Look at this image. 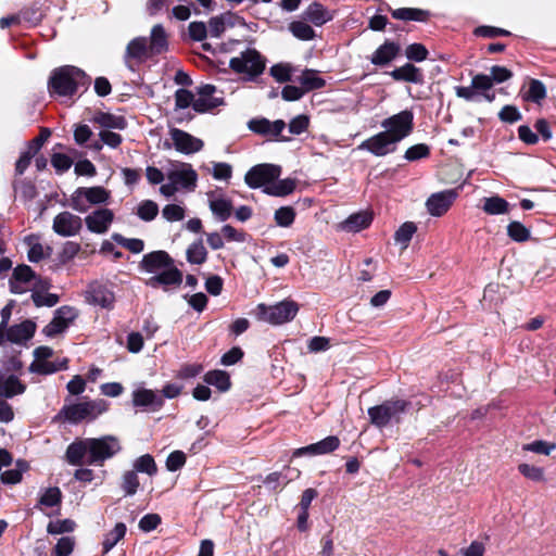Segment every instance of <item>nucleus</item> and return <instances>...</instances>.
<instances>
[{"label":"nucleus","instance_id":"nucleus-1","mask_svg":"<svg viewBox=\"0 0 556 556\" xmlns=\"http://www.w3.org/2000/svg\"><path fill=\"white\" fill-rule=\"evenodd\" d=\"M121 448V443L114 435L76 439L67 446L65 459L72 466H103Z\"/></svg>","mask_w":556,"mask_h":556},{"label":"nucleus","instance_id":"nucleus-2","mask_svg":"<svg viewBox=\"0 0 556 556\" xmlns=\"http://www.w3.org/2000/svg\"><path fill=\"white\" fill-rule=\"evenodd\" d=\"M139 267L141 270L154 274L147 280L151 288L180 286L182 273L174 265V260L163 250L153 251L143 255Z\"/></svg>","mask_w":556,"mask_h":556},{"label":"nucleus","instance_id":"nucleus-3","mask_svg":"<svg viewBox=\"0 0 556 556\" xmlns=\"http://www.w3.org/2000/svg\"><path fill=\"white\" fill-rule=\"evenodd\" d=\"M90 85V77L84 71L73 65H64L53 70L48 81L51 96L72 97L85 91Z\"/></svg>","mask_w":556,"mask_h":556},{"label":"nucleus","instance_id":"nucleus-4","mask_svg":"<svg viewBox=\"0 0 556 556\" xmlns=\"http://www.w3.org/2000/svg\"><path fill=\"white\" fill-rule=\"evenodd\" d=\"M109 408V403L103 399L87 400L65 404L53 417L54 421L78 425L83 421H92Z\"/></svg>","mask_w":556,"mask_h":556},{"label":"nucleus","instance_id":"nucleus-5","mask_svg":"<svg viewBox=\"0 0 556 556\" xmlns=\"http://www.w3.org/2000/svg\"><path fill=\"white\" fill-rule=\"evenodd\" d=\"M410 406V402L406 400L392 399L382 402L380 405L369 407L367 414L370 422L375 427L382 429L390 424H399Z\"/></svg>","mask_w":556,"mask_h":556},{"label":"nucleus","instance_id":"nucleus-6","mask_svg":"<svg viewBox=\"0 0 556 556\" xmlns=\"http://www.w3.org/2000/svg\"><path fill=\"white\" fill-rule=\"evenodd\" d=\"M298 312L299 305L295 302L283 300L275 305L258 304L254 315L260 321L277 326L291 321Z\"/></svg>","mask_w":556,"mask_h":556},{"label":"nucleus","instance_id":"nucleus-7","mask_svg":"<svg viewBox=\"0 0 556 556\" xmlns=\"http://www.w3.org/2000/svg\"><path fill=\"white\" fill-rule=\"evenodd\" d=\"M166 178L172 181L179 191L193 192L198 186V173L190 163L168 160Z\"/></svg>","mask_w":556,"mask_h":556},{"label":"nucleus","instance_id":"nucleus-8","mask_svg":"<svg viewBox=\"0 0 556 556\" xmlns=\"http://www.w3.org/2000/svg\"><path fill=\"white\" fill-rule=\"evenodd\" d=\"M109 199L110 191L104 187H79L72 193L70 206L78 213H86L90 205L105 204Z\"/></svg>","mask_w":556,"mask_h":556},{"label":"nucleus","instance_id":"nucleus-9","mask_svg":"<svg viewBox=\"0 0 556 556\" xmlns=\"http://www.w3.org/2000/svg\"><path fill=\"white\" fill-rule=\"evenodd\" d=\"M229 67L238 74H245L248 79H253L264 72L265 59L255 49H247L239 56L230 59Z\"/></svg>","mask_w":556,"mask_h":556},{"label":"nucleus","instance_id":"nucleus-10","mask_svg":"<svg viewBox=\"0 0 556 556\" xmlns=\"http://www.w3.org/2000/svg\"><path fill=\"white\" fill-rule=\"evenodd\" d=\"M48 287L49 283L39 278L30 266L25 264L16 266L10 279V290L16 294H23L33 288L45 290Z\"/></svg>","mask_w":556,"mask_h":556},{"label":"nucleus","instance_id":"nucleus-11","mask_svg":"<svg viewBox=\"0 0 556 556\" xmlns=\"http://www.w3.org/2000/svg\"><path fill=\"white\" fill-rule=\"evenodd\" d=\"M386 132L400 143L408 137L414 129V113L410 110H403L381 122Z\"/></svg>","mask_w":556,"mask_h":556},{"label":"nucleus","instance_id":"nucleus-12","mask_svg":"<svg viewBox=\"0 0 556 556\" xmlns=\"http://www.w3.org/2000/svg\"><path fill=\"white\" fill-rule=\"evenodd\" d=\"M280 174L281 167L279 165L257 164L247 172L244 181L251 189L265 188L278 179Z\"/></svg>","mask_w":556,"mask_h":556},{"label":"nucleus","instance_id":"nucleus-13","mask_svg":"<svg viewBox=\"0 0 556 556\" xmlns=\"http://www.w3.org/2000/svg\"><path fill=\"white\" fill-rule=\"evenodd\" d=\"M397 142L390 136L389 132L380 131L370 138L364 140L359 146V150H365L381 157L393 153L397 148Z\"/></svg>","mask_w":556,"mask_h":556},{"label":"nucleus","instance_id":"nucleus-14","mask_svg":"<svg viewBox=\"0 0 556 556\" xmlns=\"http://www.w3.org/2000/svg\"><path fill=\"white\" fill-rule=\"evenodd\" d=\"M169 136L175 150L186 155L194 154L201 151L204 147L202 139L179 128H169Z\"/></svg>","mask_w":556,"mask_h":556},{"label":"nucleus","instance_id":"nucleus-15","mask_svg":"<svg viewBox=\"0 0 556 556\" xmlns=\"http://www.w3.org/2000/svg\"><path fill=\"white\" fill-rule=\"evenodd\" d=\"M248 128L257 135L273 138L277 141H288V138H279L283 129L286 128V123L282 119H276L270 122L265 117H255L248 122Z\"/></svg>","mask_w":556,"mask_h":556},{"label":"nucleus","instance_id":"nucleus-16","mask_svg":"<svg viewBox=\"0 0 556 556\" xmlns=\"http://www.w3.org/2000/svg\"><path fill=\"white\" fill-rule=\"evenodd\" d=\"M81 227L83 219L68 211H63L55 215L52 223L53 231L64 238L77 236Z\"/></svg>","mask_w":556,"mask_h":556},{"label":"nucleus","instance_id":"nucleus-17","mask_svg":"<svg viewBox=\"0 0 556 556\" xmlns=\"http://www.w3.org/2000/svg\"><path fill=\"white\" fill-rule=\"evenodd\" d=\"M77 316L78 312L75 307L61 306L55 309L52 320L45 327L43 331L48 337H55L65 331Z\"/></svg>","mask_w":556,"mask_h":556},{"label":"nucleus","instance_id":"nucleus-18","mask_svg":"<svg viewBox=\"0 0 556 556\" xmlns=\"http://www.w3.org/2000/svg\"><path fill=\"white\" fill-rule=\"evenodd\" d=\"M86 301L89 304L111 309L114 306L115 295L108 286L99 281H93L89 283L86 290Z\"/></svg>","mask_w":556,"mask_h":556},{"label":"nucleus","instance_id":"nucleus-19","mask_svg":"<svg viewBox=\"0 0 556 556\" xmlns=\"http://www.w3.org/2000/svg\"><path fill=\"white\" fill-rule=\"evenodd\" d=\"M458 193L454 189L443 190L431 194L426 206L430 215L440 217L445 214L456 200Z\"/></svg>","mask_w":556,"mask_h":556},{"label":"nucleus","instance_id":"nucleus-20","mask_svg":"<svg viewBox=\"0 0 556 556\" xmlns=\"http://www.w3.org/2000/svg\"><path fill=\"white\" fill-rule=\"evenodd\" d=\"M87 229L92 233H105L114 220V213L110 208L94 210L85 217Z\"/></svg>","mask_w":556,"mask_h":556},{"label":"nucleus","instance_id":"nucleus-21","mask_svg":"<svg viewBox=\"0 0 556 556\" xmlns=\"http://www.w3.org/2000/svg\"><path fill=\"white\" fill-rule=\"evenodd\" d=\"M132 404L136 407L157 412L163 407L164 400L153 390L139 388L132 392Z\"/></svg>","mask_w":556,"mask_h":556},{"label":"nucleus","instance_id":"nucleus-22","mask_svg":"<svg viewBox=\"0 0 556 556\" xmlns=\"http://www.w3.org/2000/svg\"><path fill=\"white\" fill-rule=\"evenodd\" d=\"M36 324L29 319L5 328L4 343L24 344L34 337Z\"/></svg>","mask_w":556,"mask_h":556},{"label":"nucleus","instance_id":"nucleus-23","mask_svg":"<svg viewBox=\"0 0 556 556\" xmlns=\"http://www.w3.org/2000/svg\"><path fill=\"white\" fill-rule=\"evenodd\" d=\"M340 445V440L336 435H329L319 442L309 444L304 447H300L294 451L293 456L303 455H325L336 451Z\"/></svg>","mask_w":556,"mask_h":556},{"label":"nucleus","instance_id":"nucleus-24","mask_svg":"<svg viewBox=\"0 0 556 556\" xmlns=\"http://www.w3.org/2000/svg\"><path fill=\"white\" fill-rule=\"evenodd\" d=\"M218 190L208 191L206 193L208 198V207L212 214L219 222H225L231 216L232 202L226 199L223 194L217 197Z\"/></svg>","mask_w":556,"mask_h":556},{"label":"nucleus","instance_id":"nucleus-25","mask_svg":"<svg viewBox=\"0 0 556 556\" xmlns=\"http://www.w3.org/2000/svg\"><path fill=\"white\" fill-rule=\"evenodd\" d=\"M148 55H150L148 39L146 37H136L128 42L124 58L127 66L131 68L130 60L142 62Z\"/></svg>","mask_w":556,"mask_h":556},{"label":"nucleus","instance_id":"nucleus-26","mask_svg":"<svg viewBox=\"0 0 556 556\" xmlns=\"http://www.w3.org/2000/svg\"><path fill=\"white\" fill-rule=\"evenodd\" d=\"M390 76L396 81H406L412 84H424L422 71L412 63L396 67L390 72Z\"/></svg>","mask_w":556,"mask_h":556},{"label":"nucleus","instance_id":"nucleus-27","mask_svg":"<svg viewBox=\"0 0 556 556\" xmlns=\"http://www.w3.org/2000/svg\"><path fill=\"white\" fill-rule=\"evenodd\" d=\"M400 52V46L393 41H386L371 55L370 62L377 66H384L392 62Z\"/></svg>","mask_w":556,"mask_h":556},{"label":"nucleus","instance_id":"nucleus-28","mask_svg":"<svg viewBox=\"0 0 556 556\" xmlns=\"http://www.w3.org/2000/svg\"><path fill=\"white\" fill-rule=\"evenodd\" d=\"M148 47L150 55H157L167 51L168 38L164 27L161 24H156L152 27Z\"/></svg>","mask_w":556,"mask_h":556},{"label":"nucleus","instance_id":"nucleus-29","mask_svg":"<svg viewBox=\"0 0 556 556\" xmlns=\"http://www.w3.org/2000/svg\"><path fill=\"white\" fill-rule=\"evenodd\" d=\"M303 17L315 26H321L332 20L331 13L319 2L311 3L304 11Z\"/></svg>","mask_w":556,"mask_h":556},{"label":"nucleus","instance_id":"nucleus-30","mask_svg":"<svg viewBox=\"0 0 556 556\" xmlns=\"http://www.w3.org/2000/svg\"><path fill=\"white\" fill-rule=\"evenodd\" d=\"M94 123L99 124L104 130L118 129L123 130L127 127V121L122 115L99 112L93 117Z\"/></svg>","mask_w":556,"mask_h":556},{"label":"nucleus","instance_id":"nucleus-31","mask_svg":"<svg viewBox=\"0 0 556 556\" xmlns=\"http://www.w3.org/2000/svg\"><path fill=\"white\" fill-rule=\"evenodd\" d=\"M296 187V182L292 178L276 179L269 186L263 189V192L273 197H286L291 194Z\"/></svg>","mask_w":556,"mask_h":556},{"label":"nucleus","instance_id":"nucleus-32","mask_svg":"<svg viewBox=\"0 0 556 556\" xmlns=\"http://www.w3.org/2000/svg\"><path fill=\"white\" fill-rule=\"evenodd\" d=\"M26 386L14 375H10L0 384V399H12L25 392Z\"/></svg>","mask_w":556,"mask_h":556},{"label":"nucleus","instance_id":"nucleus-33","mask_svg":"<svg viewBox=\"0 0 556 556\" xmlns=\"http://www.w3.org/2000/svg\"><path fill=\"white\" fill-rule=\"evenodd\" d=\"M371 223V216L366 212H358L350 215L344 222L341 223V229L351 232H357Z\"/></svg>","mask_w":556,"mask_h":556},{"label":"nucleus","instance_id":"nucleus-34","mask_svg":"<svg viewBox=\"0 0 556 556\" xmlns=\"http://www.w3.org/2000/svg\"><path fill=\"white\" fill-rule=\"evenodd\" d=\"M14 193L23 201H31L37 195L35 184L27 178L14 179L12 184Z\"/></svg>","mask_w":556,"mask_h":556},{"label":"nucleus","instance_id":"nucleus-35","mask_svg":"<svg viewBox=\"0 0 556 556\" xmlns=\"http://www.w3.org/2000/svg\"><path fill=\"white\" fill-rule=\"evenodd\" d=\"M205 383L217 388L220 392H226L230 389L231 382L229 375L224 370H211L204 375Z\"/></svg>","mask_w":556,"mask_h":556},{"label":"nucleus","instance_id":"nucleus-36","mask_svg":"<svg viewBox=\"0 0 556 556\" xmlns=\"http://www.w3.org/2000/svg\"><path fill=\"white\" fill-rule=\"evenodd\" d=\"M547 91L545 85L535 78L529 80V88L527 92L522 94L525 101L540 104L546 98Z\"/></svg>","mask_w":556,"mask_h":556},{"label":"nucleus","instance_id":"nucleus-37","mask_svg":"<svg viewBox=\"0 0 556 556\" xmlns=\"http://www.w3.org/2000/svg\"><path fill=\"white\" fill-rule=\"evenodd\" d=\"M126 531V525L117 522L115 527L104 535L102 542L103 553H109L125 536Z\"/></svg>","mask_w":556,"mask_h":556},{"label":"nucleus","instance_id":"nucleus-38","mask_svg":"<svg viewBox=\"0 0 556 556\" xmlns=\"http://www.w3.org/2000/svg\"><path fill=\"white\" fill-rule=\"evenodd\" d=\"M482 208L489 215H502L508 213L509 203L505 199L494 195L484 198Z\"/></svg>","mask_w":556,"mask_h":556},{"label":"nucleus","instance_id":"nucleus-39","mask_svg":"<svg viewBox=\"0 0 556 556\" xmlns=\"http://www.w3.org/2000/svg\"><path fill=\"white\" fill-rule=\"evenodd\" d=\"M392 17L401 21L425 22L429 13L427 11L414 8H400L392 11Z\"/></svg>","mask_w":556,"mask_h":556},{"label":"nucleus","instance_id":"nucleus-40","mask_svg":"<svg viewBox=\"0 0 556 556\" xmlns=\"http://www.w3.org/2000/svg\"><path fill=\"white\" fill-rule=\"evenodd\" d=\"M299 83L305 92L325 87L326 81L313 70H306L299 77Z\"/></svg>","mask_w":556,"mask_h":556},{"label":"nucleus","instance_id":"nucleus-41","mask_svg":"<svg viewBox=\"0 0 556 556\" xmlns=\"http://www.w3.org/2000/svg\"><path fill=\"white\" fill-rule=\"evenodd\" d=\"M140 485L138 473L135 470H127L122 476L121 489L125 496H132Z\"/></svg>","mask_w":556,"mask_h":556},{"label":"nucleus","instance_id":"nucleus-42","mask_svg":"<svg viewBox=\"0 0 556 556\" xmlns=\"http://www.w3.org/2000/svg\"><path fill=\"white\" fill-rule=\"evenodd\" d=\"M132 467L136 472L147 473L152 477L157 472V466L150 454H144L134 460Z\"/></svg>","mask_w":556,"mask_h":556},{"label":"nucleus","instance_id":"nucleus-43","mask_svg":"<svg viewBox=\"0 0 556 556\" xmlns=\"http://www.w3.org/2000/svg\"><path fill=\"white\" fill-rule=\"evenodd\" d=\"M207 252L201 240L193 242L187 249V261L191 264L201 265L206 261Z\"/></svg>","mask_w":556,"mask_h":556},{"label":"nucleus","instance_id":"nucleus-44","mask_svg":"<svg viewBox=\"0 0 556 556\" xmlns=\"http://www.w3.org/2000/svg\"><path fill=\"white\" fill-rule=\"evenodd\" d=\"M112 240L135 254L142 252L144 249V242L141 239H137V238L129 239V238H125L121 233H113Z\"/></svg>","mask_w":556,"mask_h":556},{"label":"nucleus","instance_id":"nucleus-45","mask_svg":"<svg viewBox=\"0 0 556 556\" xmlns=\"http://www.w3.org/2000/svg\"><path fill=\"white\" fill-rule=\"evenodd\" d=\"M159 214V205L152 200H143L137 207V215L141 220L151 222Z\"/></svg>","mask_w":556,"mask_h":556},{"label":"nucleus","instance_id":"nucleus-46","mask_svg":"<svg viewBox=\"0 0 556 556\" xmlns=\"http://www.w3.org/2000/svg\"><path fill=\"white\" fill-rule=\"evenodd\" d=\"M292 35L300 40H312L315 37V30L312 26L302 21L292 22L289 25Z\"/></svg>","mask_w":556,"mask_h":556},{"label":"nucleus","instance_id":"nucleus-47","mask_svg":"<svg viewBox=\"0 0 556 556\" xmlns=\"http://www.w3.org/2000/svg\"><path fill=\"white\" fill-rule=\"evenodd\" d=\"M507 235L515 242H526L530 238V230L520 222H510L507 226Z\"/></svg>","mask_w":556,"mask_h":556},{"label":"nucleus","instance_id":"nucleus-48","mask_svg":"<svg viewBox=\"0 0 556 556\" xmlns=\"http://www.w3.org/2000/svg\"><path fill=\"white\" fill-rule=\"evenodd\" d=\"M295 215L292 206H281L275 211L274 218L278 226L287 228L294 223Z\"/></svg>","mask_w":556,"mask_h":556},{"label":"nucleus","instance_id":"nucleus-49","mask_svg":"<svg viewBox=\"0 0 556 556\" xmlns=\"http://www.w3.org/2000/svg\"><path fill=\"white\" fill-rule=\"evenodd\" d=\"M416 230L417 227L413 222H406L395 231L394 239L403 244V248H407Z\"/></svg>","mask_w":556,"mask_h":556},{"label":"nucleus","instance_id":"nucleus-50","mask_svg":"<svg viewBox=\"0 0 556 556\" xmlns=\"http://www.w3.org/2000/svg\"><path fill=\"white\" fill-rule=\"evenodd\" d=\"M430 155V147L426 143H417L409 147L405 153L404 159L408 162H416L427 159Z\"/></svg>","mask_w":556,"mask_h":556},{"label":"nucleus","instance_id":"nucleus-51","mask_svg":"<svg viewBox=\"0 0 556 556\" xmlns=\"http://www.w3.org/2000/svg\"><path fill=\"white\" fill-rule=\"evenodd\" d=\"M31 300L37 307H53L59 303V295L54 293H41L39 289H34Z\"/></svg>","mask_w":556,"mask_h":556},{"label":"nucleus","instance_id":"nucleus-52","mask_svg":"<svg viewBox=\"0 0 556 556\" xmlns=\"http://www.w3.org/2000/svg\"><path fill=\"white\" fill-rule=\"evenodd\" d=\"M224 104L223 98H206L199 96L193 102V110L198 113H205Z\"/></svg>","mask_w":556,"mask_h":556},{"label":"nucleus","instance_id":"nucleus-53","mask_svg":"<svg viewBox=\"0 0 556 556\" xmlns=\"http://www.w3.org/2000/svg\"><path fill=\"white\" fill-rule=\"evenodd\" d=\"M224 104L223 98H206L199 96L193 102V110L198 113H205Z\"/></svg>","mask_w":556,"mask_h":556},{"label":"nucleus","instance_id":"nucleus-54","mask_svg":"<svg viewBox=\"0 0 556 556\" xmlns=\"http://www.w3.org/2000/svg\"><path fill=\"white\" fill-rule=\"evenodd\" d=\"M224 104L223 98H206L199 96L193 102V110L198 113H205Z\"/></svg>","mask_w":556,"mask_h":556},{"label":"nucleus","instance_id":"nucleus-55","mask_svg":"<svg viewBox=\"0 0 556 556\" xmlns=\"http://www.w3.org/2000/svg\"><path fill=\"white\" fill-rule=\"evenodd\" d=\"M17 468L5 470L1 473V481L4 484H16L22 480V472L26 470L27 465L25 462L18 460Z\"/></svg>","mask_w":556,"mask_h":556},{"label":"nucleus","instance_id":"nucleus-56","mask_svg":"<svg viewBox=\"0 0 556 556\" xmlns=\"http://www.w3.org/2000/svg\"><path fill=\"white\" fill-rule=\"evenodd\" d=\"M62 370V366H56L55 362L34 361L29 366V371L38 375H52Z\"/></svg>","mask_w":556,"mask_h":556},{"label":"nucleus","instance_id":"nucleus-57","mask_svg":"<svg viewBox=\"0 0 556 556\" xmlns=\"http://www.w3.org/2000/svg\"><path fill=\"white\" fill-rule=\"evenodd\" d=\"M211 174L215 180L228 182L232 176V166L225 162H213Z\"/></svg>","mask_w":556,"mask_h":556},{"label":"nucleus","instance_id":"nucleus-58","mask_svg":"<svg viewBox=\"0 0 556 556\" xmlns=\"http://www.w3.org/2000/svg\"><path fill=\"white\" fill-rule=\"evenodd\" d=\"M75 522L71 519L50 521L47 527L49 534H63L74 531Z\"/></svg>","mask_w":556,"mask_h":556},{"label":"nucleus","instance_id":"nucleus-59","mask_svg":"<svg viewBox=\"0 0 556 556\" xmlns=\"http://www.w3.org/2000/svg\"><path fill=\"white\" fill-rule=\"evenodd\" d=\"M62 493L58 486L49 488L40 496L39 504L47 507H54L61 504Z\"/></svg>","mask_w":556,"mask_h":556},{"label":"nucleus","instance_id":"nucleus-60","mask_svg":"<svg viewBox=\"0 0 556 556\" xmlns=\"http://www.w3.org/2000/svg\"><path fill=\"white\" fill-rule=\"evenodd\" d=\"M519 472L529 480L540 482L544 480V470L541 467L529 465V464H520L518 466Z\"/></svg>","mask_w":556,"mask_h":556},{"label":"nucleus","instance_id":"nucleus-61","mask_svg":"<svg viewBox=\"0 0 556 556\" xmlns=\"http://www.w3.org/2000/svg\"><path fill=\"white\" fill-rule=\"evenodd\" d=\"M75 541L72 536H62L56 542L52 556H70L74 549Z\"/></svg>","mask_w":556,"mask_h":556},{"label":"nucleus","instance_id":"nucleus-62","mask_svg":"<svg viewBox=\"0 0 556 556\" xmlns=\"http://www.w3.org/2000/svg\"><path fill=\"white\" fill-rule=\"evenodd\" d=\"M405 55L408 60L414 62H422L428 56L427 48L421 43H412L407 46Z\"/></svg>","mask_w":556,"mask_h":556},{"label":"nucleus","instance_id":"nucleus-63","mask_svg":"<svg viewBox=\"0 0 556 556\" xmlns=\"http://www.w3.org/2000/svg\"><path fill=\"white\" fill-rule=\"evenodd\" d=\"M556 448V444L543 440H536L523 446L525 451L541 455H549Z\"/></svg>","mask_w":556,"mask_h":556},{"label":"nucleus","instance_id":"nucleus-64","mask_svg":"<svg viewBox=\"0 0 556 556\" xmlns=\"http://www.w3.org/2000/svg\"><path fill=\"white\" fill-rule=\"evenodd\" d=\"M162 215L167 222H179L185 218V208L178 204H167L163 207Z\"/></svg>","mask_w":556,"mask_h":556}]
</instances>
